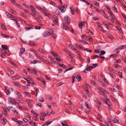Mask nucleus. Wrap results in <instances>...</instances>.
Instances as JSON below:
<instances>
[{
  "mask_svg": "<svg viewBox=\"0 0 126 126\" xmlns=\"http://www.w3.org/2000/svg\"><path fill=\"white\" fill-rule=\"evenodd\" d=\"M58 8L62 13H64L66 10L65 7L63 5L61 6L60 7H58Z\"/></svg>",
  "mask_w": 126,
  "mask_h": 126,
  "instance_id": "1a4fd4ad",
  "label": "nucleus"
},
{
  "mask_svg": "<svg viewBox=\"0 0 126 126\" xmlns=\"http://www.w3.org/2000/svg\"><path fill=\"white\" fill-rule=\"evenodd\" d=\"M104 102L106 104L108 105V107L109 110H110L111 109L110 108V106L111 105V103L110 101V100L109 99H107V100L105 99L103 100Z\"/></svg>",
  "mask_w": 126,
  "mask_h": 126,
  "instance_id": "7ed1b4c3",
  "label": "nucleus"
},
{
  "mask_svg": "<svg viewBox=\"0 0 126 126\" xmlns=\"http://www.w3.org/2000/svg\"><path fill=\"white\" fill-rule=\"evenodd\" d=\"M46 112H42L40 114L41 117L40 118V120H43L44 119V117L46 116V114H45Z\"/></svg>",
  "mask_w": 126,
  "mask_h": 126,
  "instance_id": "6e6552de",
  "label": "nucleus"
},
{
  "mask_svg": "<svg viewBox=\"0 0 126 126\" xmlns=\"http://www.w3.org/2000/svg\"><path fill=\"white\" fill-rule=\"evenodd\" d=\"M118 121V120L116 118H115L113 120V122L114 123H117Z\"/></svg>",
  "mask_w": 126,
  "mask_h": 126,
  "instance_id": "a19ab883",
  "label": "nucleus"
},
{
  "mask_svg": "<svg viewBox=\"0 0 126 126\" xmlns=\"http://www.w3.org/2000/svg\"><path fill=\"white\" fill-rule=\"evenodd\" d=\"M32 119L34 121H37V118L36 116H34L32 117Z\"/></svg>",
  "mask_w": 126,
  "mask_h": 126,
  "instance_id": "bf43d9fd",
  "label": "nucleus"
},
{
  "mask_svg": "<svg viewBox=\"0 0 126 126\" xmlns=\"http://www.w3.org/2000/svg\"><path fill=\"white\" fill-rule=\"evenodd\" d=\"M31 112L34 115H36V116H39V115L37 113L34 111L31 110Z\"/></svg>",
  "mask_w": 126,
  "mask_h": 126,
  "instance_id": "2f4dec72",
  "label": "nucleus"
},
{
  "mask_svg": "<svg viewBox=\"0 0 126 126\" xmlns=\"http://www.w3.org/2000/svg\"><path fill=\"white\" fill-rule=\"evenodd\" d=\"M122 15L124 18L126 19V16L123 13H122Z\"/></svg>",
  "mask_w": 126,
  "mask_h": 126,
  "instance_id": "774afa93",
  "label": "nucleus"
},
{
  "mask_svg": "<svg viewBox=\"0 0 126 126\" xmlns=\"http://www.w3.org/2000/svg\"><path fill=\"white\" fill-rule=\"evenodd\" d=\"M97 116V118L98 119H101L102 118V116L99 113L98 114Z\"/></svg>",
  "mask_w": 126,
  "mask_h": 126,
  "instance_id": "79ce46f5",
  "label": "nucleus"
},
{
  "mask_svg": "<svg viewBox=\"0 0 126 126\" xmlns=\"http://www.w3.org/2000/svg\"><path fill=\"white\" fill-rule=\"evenodd\" d=\"M99 30L103 32H104V31L102 28L100 26H99Z\"/></svg>",
  "mask_w": 126,
  "mask_h": 126,
  "instance_id": "c03bdc74",
  "label": "nucleus"
},
{
  "mask_svg": "<svg viewBox=\"0 0 126 126\" xmlns=\"http://www.w3.org/2000/svg\"><path fill=\"white\" fill-rule=\"evenodd\" d=\"M98 89L100 92V93H102L103 94V95L104 96L105 95V93L106 92L105 90H104L101 87H99V88H98Z\"/></svg>",
  "mask_w": 126,
  "mask_h": 126,
  "instance_id": "423d86ee",
  "label": "nucleus"
},
{
  "mask_svg": "<svg viewBox=\"0 0 126 126\" xmlns=\"http://www.w3.org/2000/svg\"><path fill=\"white\" fill-rule=\"evenodd\" d=\"M52 37L54 39H56L57 36L54 34H53L52 35Z\"/></svg>",
  "mask_w": 126,
  "mask_h": 126,
  "instance_id": "e433bc0d",
  "label": "nucleus"
},
{
  "mask_svg": "<svg viewBox=\"0 0 126 126\" xmlns=\"http://www.w3.org/2000/svg\"><path fill=\"white\" fill-rule=\"evenodd\" d=\"M9 11L12 13L13 14H14L16 15V12L14 10H13L11 9H10L9 10Z\"/></svg>",
  "mask_w": 126,
  "mask_h": 126,
  "instance_id": "b1692460",
  "label": "nucleus"
},
{
  "mask_svg": "<svg viewBox=\"0 0 126 126\" xmlns=\"http://www.w3.org/2000/svg\"><path fill=\"white\" fill-rule=\"evenodd\" d=\"M116 54H111L110 56V57L111 58H114L116 56Z\"/></svg>",
  "mask_w": 126,
  "mask_h": 126,
  "instance_id": "6e6d98bb",
  "label": "nucleus"
},
{
  "mask_svg": "<svg viewBox=\"0 0 126 126\" xmlns=\"http://www.w3.org/2000/svg\"><path fill=\"white\" fill-rule=\"evenodd\" d=\"M39 101L42 102H43L44 101V100L43 98L41 97H40L39 98Z\"/></svg>",
  "mask_w": 126,
  "mask_h": 126,
  "instance_id": "c9c22d12",
  "label": "nucleus"
},
{
  "mask_svg": "<svg viewBox=\"0 0 126 126\" xmlns=\"http://www.w3.org/2000/svg\"><path fill=\"white\" fill-rule=\"evenodd\" d=\"M93 3L95 4L96 6H98L99 4V3L95 1L93 2Z\"/></svg>",
  "mask_w": 126,
  "mask_h": 126,
  "instance_id": "37998d69",
  "label": "nucleus"
},
{
  "mask_svg": "<svg viewBox=\"0 0 126 126\" xmlns=\"http://www.w3.org/2000/svg\"><path fill=\"white\" fill-rule=\"evenodd\" d=\"M12 109H13V107L12 106H9L8 108V109L9 110H11L13 111L14 110H12Z\"/></svg>",
  "mask_w": 126,
  "mask_h": 126,
  "instance_id": "603ef678",
  "label": "nucleus"
},
{
  "mask_svg": "<svg viewBox=\"0 0 126 126\" xmlns=\"http://www.w3.org/2000/svg\"><path fill=\"white\" fill-rule=\"evenodd\" d=\"M110 97L111 98V100L113 101H115V98L111 95H110Z\"/></svg>",
  "mask_w": 126,
  "mask_h": 126,
  "instance_id": "69168bd1",
  "label": "nucleus"
},
{
  "mask_svg": "<svg viewBox=\"0 0 126 126\" xmlns=\"http://www.w3.org/2000/svg\"><path fill=\"white\" fill-rule=\"evenodd\" d=\"M103 12L104 13V14L103 15V16L104 17L106 18L107 19H108V16L105 13V12L104 11H103Z\"/></svg>",
  "mask_w": 126,
  "mask_h": 126,
  "instance_id": "4c0bfd02",
  "label": "nucleus"
},
{
  "mask_svg": "<svg viewBox=\"0 0 126 126\" xmlns=\"http://www.w3.org/2000/svg\"><path fill=\"white\" fill-rule=\"evenodd\" d=\"M109 89L111 91L113 92H115L116 91V90L113 87H112V88H109Z\"/></svg>",
  "mask_w": 126,
  "mask_h": 126,
  "instance_id": "5701e85b",
  "label": "nucleus"
},
{
  "mask_svg": "<svg viewBox=\"0 0 126 126\" xmlns=\"http://www.w3.org/2000/svg\"><path fill=\"white\" fill-rule=\"evenodd\" d=\"M59 65H60L61 67H63L64 68H65L66 67V66H65L63 64H62Z\"/></svg>",
  "mask_w": 126,
  "mask_h": 126,
  "instance_id": "13d9d810",
  "label": "nucleus"
},
{
  "mask_svg": "<svg viewBox=\"0 0 126 126\" xmlns=\"http://www.w3.org/2000/svg\"><path fill=\"white\" fill-rule=\"evenodd\" d=\"M64 22L68 24L70 23V18L67 16H65L64 18Z\"/></svg>",
  "mask_w": 126,
  "mask_h": 126,
  "instance_id": "39448f33",
  "label": "nucleus"
},
{
  "mask_svg": "<svg viewBox=\"0 0 126 126\" xmlns=\"http://www.w3.org/2000/svg\"><path fill=\"white\" fill-rule=\"evenodd\" d=\"M108 38L111 40L113 39L114 38V37H113V36L111 34L108 35Z\"/></svg>",
  "mask_w": 126,
  "mask_h": 126,
  "instance_id": "c756f323",
  "label": "nucleus"
},
{
  "mask_svg": "<svg viewBox=\"0 0 126 126\" xmlns=\"http://www.w3.org/2000/svg\"><path fill=\"white\" fill-rule=\"evenodd\" d=\"M118 75L120 78L122 77V74L121 72H119L118 73Z\"/></svg>",
  "mask_w": 126,
  "mask_h": 126,
  "instance_id": "864d4df0",
  "label": "nucleus"
},
{
  "mask_svg": "<svg viewBox=\"0 0 126 126\" xmlns=\"http://www.w3.org/2000/svg\"><path fill=\"white\" fill-rule=\"evenodd\" d=\"M7 16L8 17H10L11 18H14V16L11 14H10L7 15Z\"/></svg>",
  "mask_w": 126,
  "mask_h": 126,
  "instance_id": "49530a36",
  "label": "nucleus"
},
{
  "mask_svg": "<svg viewBox=\"0 0 126 126\" xmlns=\"http://www.w3.org/2000/svg\"><path fill=\"white\" fill-rule=\"evenodd\" d=\"M9 101L11 103L15 105L16 104V102L13 99L11 98H9L8 99Z\"/></svg>",
  "mask_w": 126,
  "mask_h": 126,
  "instance_id": "0eeeda50",
  "label": "nucleus"
},
{
  "mask_svg": "<svg viewBox=\"0 0 126 126\" xmlns=\"http://www.w3.org/2000/svg\"><path fill=\"white\" fill-rule=\"evenodd\" d=\"M93 68V67L92 66L90 67L89 66L88 67L86 68V70L88 71H89L90 69L91 70H92Z\"/></svg>",
  "mask_w": 126,
  "mask_h": 126,
  "instance_id": "f704fd0d",
  "label": "nucleus"
},
{
  "mask_svg": "<svg viewBox=\"0 0 126 126\" xmlns=\"http://www.w3.org/2000/svg\"><path fill=\"white\" fill-rule=\"evenodd\" d=\"M37 57L38 58H39L40 60L43 61V62H44L45 59H44L43 58L38 56H37Z\"/></svg>",
  "mask_w": 126,
  "mask_h": 126,
  "instance_id": "3c124183",
  "label": "nucleus"
},
{
  "mask_svg": "<svg viewBox=\"0 0 126 126\" xmlns=\"http://www.w3.org/2000/svg\"><path fill=\"white\" fill-rule=\"evenodd\" d=\"M44 62L45 63H47V64H49L50 65H52V63H50V62H49L47 61L46 60H44V62Z\"/></svg>",
  "mask_w": 126,
  "mask_h": 126,
  "instance_id": "a878e982",
  "label": "nucleus"
},
{
  "mask_svg": "<svg viewBox=\"0 0 126 126\" xmlns=\"http://www.w3.org/2000/svg\"><path fill=\"white\" fill-rule=\"evenodd\" d=\"M1 28L3 30H4L5 31L7 30V29L5 27V25H4L3 24H2L1 25Z\"/></svg>",
  "mask_w": 126,
  "mask_h": 126,
  "instance_id": "473e14b6",
  "label": "nucleus"
},
{
  "mask_svg": "<svg viewBox=\"0 0 126 126\" xmlns=\"http://www.w3.org/2000/svg\"><path fill=\"white\" fill-rule=\"evenodd\" d=\"M1 57L3 58H5L6 56L4 55L3 53H2V54L1 55Z\"/></svg>",
  "mask_w": 126,
  "mask_h": 126,
  "instance_id": "680f3d73",
  "label": "nucleus"
},
{
  "mask_svg": "<svg viewBox=\"0 0 126 126\" xmlns=\"http://www.w3.org/2000/svg\"><path fill=\"white\" fill-rule=\"evenodd\" d=\"M69 47L72 50H75V51H77V49L75 48H74V46H72L71 44H70L69 45Z\"/></svg>",
  "mask_w": 126,
  "mask_h": 126,
  "instance_id": "ddd939ff",
  "label": "nucleus"
},
{
  "mask_svg": "<svg viewBox=\"0 0 126 126\" xmlns=\"http://www.w3.org/2000/svg\"><path fill=\"white\" fill-rule=\"evenodd\" d=\"M29 44L31 46H33L35 45L33 42L30 41H29Z\"/></svg>",
  "mask_w": 126,
  "mask_h": 126,
  "instance_id": "c85d7f7f",
  "label": "nucleus"
},
{
  "mask_svg": "<svg viewBox=\"0 0 126 126\" xmlns=\"http://www.w3.org/2000/svg\"><path fill=\"white\" fill-rule=\"evenodd\" d=\"M15 93L17 96L20 97L22 96V95H21L20 93L16 90L15 91Z\"/></svg>",
  "mask_w": 126,
  "mask_h": 126,
  "instance_id": "dca6fc26",
  "label": "nucleus"
},
{
  "mask_svg": "<svg viewBox=\"0 0 126 126\" xmlns=\"http://www.w3.org/2000/svg\"><path fill=\"white\" fill-rule=\"evenodd\" d=\"M36 106L37 107H39L40 108L42 106V105L40 103H39L38 104H36Z\"/></svg>",
  "mask_w": 126,
  "mask_h": 126,
  "instance_id": "8fccbe9b",
  "label": "nucleus"
},
{
  "mask_svg": "<svg viewBox=\"0 0 126 126\" xmlns=\"http://www.w3.org/2000/svg\"><path fill=\"white\" fill-rule=\"evenodd\" d=\"M80 42L81 43H82L84 45H85V44H87V45H89V43H87L86 42L83 40H80Z\"/></svg>",
  "mask_w": 126,
  "mask_h": 126,
  "instance_id": "bb28decb",
  "label": "nucleus"
},
{
  "mask_svg": "<svg viewBox=\"0 0 126 126\" xmlns=\"http://www.w3.org/2000/svg\"><path fill=\"white\" fill-rule=\"evenodd\" d=\"M41 28V27L38 26H36L35 28L36 29H40Z\"/></svg>",
  "mask_w": 126,
  "mask_h": 126,
  "instance_id": "0e129e2a",
  "label": "nucleus"
},
{
  "mask_svg": "<svg viewBox=\"0 0 126 126\" xmlns=\"http://www.w3.org/2000/svg\"><path fill=\"white\" fill-rule=\"evenodd\" d=\"M32 71L34 72V74L36 75L37 74V71L36 69L35 68H33L32 70Z\"/></svg>",
  "mask_w": 126,
  "mask_h": 126,
  "instance_id": "72a5a7b5",
  "label": "nucleus"
},
{
  "mask_svg": "<svg viewBox=\"0 0 126 126\" xmlns=\"http://www.w3.org/2000/svg\"><path fill=\"white\" fill-rule=\"evenodd\" d=\"M5 88L4 91L6 93V94L7 95L10 94V92L9 91V90L7 89V87H4Z\"/></svg>",
  "mask_w": 126,
  "mask_h": 126,
  "instance_id": "4468645a",
  "label": "nucleus"
},
{
  "mask_svg": "<svg viewBox=\"0 0 126 126\" xmlns=\"http://www.w3.org/2000/svg\"><path fill=\"white\" fill-rule=\"evenodd\" d=\"M38 51L41 52L42 54L45 55L46 54V52L43 50L41 49H39Z\"/></svg>",
  "mask_w": 126,
  "mask_h": 126,
  "instance_id": "6ab92c4d",
  "label": "nucleus"
},
{
  "mask_svg": "<svg viewBox=\"0 0 126 126\" xmlns=\"http://www.w3.org/2000/svg\"><path fill=\"white\" fill-rule=\"evenodd\" d=\"M108 69L109 70L112 72L115 73L116 72L115 70L112 69L110 67H108Z\"/></svg>",
  "mask_w": 126,
  "mask_h": 126,
  "instance_id": "412c9836",
  "label": "nucleus"
},
{
  "mask_svg": "<svg viewBox=\"0 0 126 126\" xmlns=\"http://www.w3.org/2000/svg\"><path fill=\"white\" fill-rule=\"evenodd\" d=\"M25 94L26 95H27L28 96L30 97H31V95L28 92H25Z\"/></svg>",
  "mask_w": 126,
  "mask_h": 126,
  "instance_id": "5fc2aeb1",
  "label": "nucleus"
},
{
  "mask_svg": "<svg viewBox=\"0 0 126 126\" xmlns=\"http://www.w3.org/2000/svg\"><path fill=\"white\" fill-rule=\"evenodd\" d=\"M76 78L78 81H79L81 80V76L80 75H77L76 77Z\"/></svg>",
  "mask_w": 126,
  "mask_h": 126,
  "instance_id": "a211bd4d",
  "label": "nucleus"
},
{
  "mask_svg": "<svg viewBox=\"0 0 126 126\" xmlns=\"http://www.w3.org/2000/svg\"><path fill=\"white\" fill-rule=\"evenodd\" d=\"M33 9V10H32V12L33 14L30 13V14L32 16L34 17L36 15H38L39 13L38 12L35 11V10H34V9Z\"/></svg>",
  "mask_w": 126,
  "mask_h": 126,
  "instance_id": "20e7f679",
  "label": "nucleus"
},
{
  "mask_svg": "<svg viewBox=\"0 0 126 126\" xmlns=\"http://www.w3.org/2000/svg\"><path fill=\"white\" fill-rule=\"evenodd\" d=\"M126 47V45H123L119 46L116 49L117 50H118V49H122L125 48Z\"/></svg>",
  "mask_w": 126,
  "mask_h": 126,
  "instance_id": "9b49d317",
  "label": "nucleus"
},
{
  "mask_svg": "<svg viewBox=\"0 0 126 126\" xmlns=\"http://www.w3.org/2000/svg\"><path fill=\"white\" fill-rule=\"evenodd\" d=\"M16 98L17 100L20 103H23L24 102V101L22 98L19 97H17Z\"/></svg>",
  "mask_w": 126,
  "mask_h": 126,
  "instance_id": "f8f14e48",
  "label": "nucleus"
},
{
  "mask_svg": "<svg viewBox=\"0 0 126 126\" xmlns=\"http://www.w3.org/2000/svg\"><path fill=\"white\" fill-rule=\"evenodd\" d=\"M12 119L16 123H17L18 121L17 119L15 118H12Z\"/></svg>",
  "mask_w": 126,
  "mask_h": 126,
  "instance_id": "4d7b16f0",
  "label": "nucleus"
},
{
  "mask_svg": "<svg viewBox=\"0 0 126 126\" xmlns=\"http://www.w3.org/2000/svg\"><path fill=\"white\" fill-rule=\"evenodd\" d=\"M52 53L55 58L57 57L58 55L57 53L53 52H52Z\"/></svg>",
  "mask_w": 126,
  "mask_h": 126,
  "instance_id": "7c9ffc66",
  "label": "nucleus"
},
{
  "mask_svg": "<svg viewBox=\"0 0 126 126\" xmlns=\"http://www.w3.org/2000/svg\"><path fill=\"white\" fill-rule=\"evenodd\" d=\"M86 38L87 39V40L91 41V40L92 39V38L90 37L89 36H87L86 37Z\"/></svg>",
  "mask_w": 126,
  "mask_h": 126,
  "instance_id": "e2e57ef3",
  "label": "nucleus"
},
{
  "mask_svg": "<svg viewBox=\"0 0 126 126\" xmlns=\"http://www.w3.org/2000/svg\"><path fill=\"white\" fill-rule=\"evenodd\" d=\"M25 51V48L24 47H22L20 49V52L19 53V55L21 56L22 54Z\"/></svg>",
  "mask_w": 126,
  "mask_h": 126,
  "instance_id": "9d476101",
  "label": "nucleus"
},
{
  "mask_svg": "<svg viewBox=\"0 0 126 126\" xmlns=\"http://www.w3.org/2000/svg\"><path fill=\"white\" fill-rule=\"evenodd\" d=\"M9 71L11 74H13L14 73V72L12 70L10 69L9 70Z\"/></svg>",
  "mask_w": 126,
  "mask_h": 126,
  "instance_id": "338daca9",
  "label": "nucleus"
},
{
  "mask_svg": "<svg viewBox=\"0 0 126 126\" xmlns=\"http://www.w3.org/2000/svg\"><path fill=\"white\" fill-rule=\"evenodd\" d=\"M44 15L46 16H47L50 18L51 19L54 23V24H55L57 25H58L59 23L58 22V18L57 17H56V16H51L50 15L49 13H46L45 12L44 13Z\"/></svg>",
  "mask_w": 126,
  "mask_h": 126,
  "instance_id": "f257e3e1",
  "label": "nucleus"
},
{
  "mask_svg": "<svg viewBox=\"0 0 126 126\" xmlns=\"http://www.w3.org/2000/svg\"><path fill=\"white\" fill-rule=\"evenodd\" d=\"M16 6L18 5V4H17L15 2V0H10Z\"/></svg>",
  "mask_w": 126,
  "mask_h": 126,
  "instance_id": "ea45409f",
  "label": "nucleus"
},
{
  "mask_svg": "<svg viewBox=\"0 0 126 126\" xmlns=\"http://www.w3.org/2000/svg\"><path fill=\"white\" fill-rule=\"evenodd\" d=\"M1 47L3 49L5 50L7 49H8V51H9L8 47L7 45H2L1 46Z\"/></svg>",
  "mask_w": 126,
  "mask_h": 126,
  "instance_id": "2eb2a0df",
  "label": "nucleus"
},
{
  "mask_svg": "<svg viewBox=\"0 0 126 126\" xmlns=\"http://www.w3.org/2000/svg\"><path fill=\"white\" fill-rule=\"evenodd\" d=\"M73 69V67H70V68L67 69H66V70L64 71V73H65L68 70H72Z\"/></svg>",
  "mask_w": 126,
  "mask_h": 126,
  "instance_id": "de8ad7c7",
  "label": "nucleus"
},
{
  "mask_svg": "<svg viewBox=\"0 0 126 126\" xmlns=\"http://www.w3.org/2000/svg\"><path fill=\"white\" fill-rule=\"evenodd\" d=\"M105 53V52L104 51L102 50L100 52V54L102 55H103Z\"/></svg>",
  "mask_w": 126,
  "mask_h": 126,
  "instance_id": "052dcab7",
  "label": "nucleus"
},
{
  "mask_svg": "<svg viewBox=\"0 0 126 126\" xmlns=\"http://www.w3.org/2000/svg\"><path fill=\"white\" fill-rule=\"evenodd\" d=\"M116 28L121 33H123V31L121 29L120 27L117 28V27H116Z\"/></svg>",
  "mask_w": 126,
  "mask_h": 126,
  "instance_id": "a18cd8bd",
  "label": "nucleus"
},
{
  "mask_svg": "<svg viewBox=\"0 0 126 126\" xmlns=\"http://www.w3.org/2000/svg\"><path fill=\"white\" fill-rule=\"evenodd\" d=\"M0 35L4 37L5 38H7V37L9 38L10 37L9 36H8L6 34H3L2 33H1Z\"/></svg>",
  "mask_w": 126,
  "mask_h": 126,
  "instance_id": "cd10ccee",
  "label": "nucleus"
},
{
  "mask_svg": "<svg viewBox=\"0 0 126 126\" xmlns=\"http://www.w3.org/2000/svg\"><path fill=\"white\" fill-rule=\"evenodd\" d=\"M33 28L32 27H26L25 28V30L26 31H27L31 29H33Z\"/></svg>",
  "mask_w": 126,
  "mask_h": 126,
  "instance_id": "393cba45",
  "label": "nucleus"
},
{
  "mask_svg": "<svg viewBox=\"0 0 126 126\" xmlns=\"http://www.w3.org/2000/svg\"><path fill=\"white\" fill-rule=\"evenodd\" d=\"M63 26L62 27V28L64 29L65 30H66L68 28V26L65 24H63L62 25Z\"/></svg>",
  "mask_w": 126,
  "mask_h": 126,
  "instance_id": "aec40b11",
  "label": "nucleus"
},
{
  "mask_svg": "<svg viewBox=\"0 0 126 126\" xmlns=\"http://www.w3.org/2000/svg\"><path fill=\"white\" fill-rule=\"evenodd\" d=\"M76 76V74H74L73 75V76L72 77V82L73 83L74 81V79H75V78Z\"/></svg>",
  "mask_w": 126,
  "mask_h": 126,
  "instance_id": "58836bf2",
  "label": "nucleus"
},
{
  "mask_svg": "<svg viewBox=\"0 0 126 126\" xmlns=\"http://www.w3.org/2000/svg\"><path fill=\"white\" fill-rule=\"evenodd\" d=\"M17 123L18 124V125H22L23 123V122L22 121H18Z\"/></svg>",
  "mask_w": 126,
  "mask_h": 126,
  "instance_id": "09e8293b",
  "label": "nucleus"
},
{
  "mask_svg": "<svg viewBox=\"0 0 126 126\" xmlns=\"http://www.w3.org/2000/svg\"><path fill=\"white\" fill-rule=\"evenodd\" d=\"M31 63H33L34 64H35L37 63H41V62L40 61H39L37 60H34L33 61V62H31Z\"/></svg>",
  "mask_w": 126,
  "mask_h": 126,
  "instance_id": "f3484780",
  "label": "nucleus"
},
{
  "mask_svg": "<svg viewBox=\"0 0 126 126\" xmlns=\"http://www.w3.org/2000/svg\"><path fill=\"white\" fill-rule=\"evenodd\" d=\"M3 114L6 117L8 116V114L7 113V111L5 109L4 110V111L2 112Z\"/></svg>",
  "mask_w": 126,
  "mask_h": 126,
  "instance_id": "4be33fe9",
  "label": "nucleus"
},
{
  "mask_svg": "<svg viewBox=\"0 0 126 126\" xmlns=\"http://www.w3.org/2000/svg\"><path fill=\"white\" fill-rule=\"evenodd\" d=\"M53 30L51 29H49L47 31H45L43 34V36L44 37H47L53 33Z\"/></svg>",
  "mask_w": 126,
  "mask_h": 126,
  "instance_id": "f03ea898",
  "label": "nucleus"
}]
</instances>
